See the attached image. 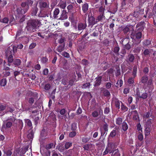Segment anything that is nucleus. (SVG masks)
Wrapping results in <instances>:
<instances>
[{
  "instance_id": "f257e3e1",
  "label": "nucleus",
  "mask_w": 156,
  "mask_h": 156,
  "mask_svg": "<svg viewBox=\"0 0 156 156\" xmlns=\"http://www.w3.org/2000/svg\"><path fill=\"white\" fill-rule=\"evenodd\" d=\"M33 2L31 0H26L22 2L21 5V7H18L16 9V12L18 17H22L23 15L28 11L29 5L33 4Z\"/></svg>"
},
{
  "instance_id": "f03ea898",
  "label": "nucleus",
  "mask_w": 156,
  "mask_h": 156,
  "mask_svg": "<svg viewBox=\"0 0 156 156\" xmlns=\"http://www.w3.org/2000/svg\"><path fill=\"white\" fill-rule=\"evenodd\" d=\"M41 23L40 21L37 19L29 20L27 23L26 28L28 32H34L36 30Z\"/></svg>"
},
{
  "instance_id": "7ed1b4c3",
  "label": "nucleus",
  "mask_w": 156,
  "mask_h": 156,
  "mask_svg": "<svg viewBox=\"0 0 156 156\" xmlns=\"http://www.w3.org/2000/svg\"><path fill=\"white\" fill-rule=\"evenodd\" d=\"M29 103L32 105L34 102H36L38 100V93L35 92L29 91L27 93Z\"/></svg>"
},
{
  "instance_id": "20e7f679",
  "label": "nucleus",
  "mask_w": 156,
  "mask_h": 156,
  "mask_svg": "<svg viewBox=\"0 0 156 156\" xmlns=\"http://www.w3.org/2000/svg\"><path fill=\"white\" fill-rule=\"evenodd\" d=\"M117 145L113 143H109L108 144L105 151L103 153V155H105L109 153L111 154L113 151L117 149Z\"/></svg>"
},
{
  "instance_id": "39448f33",
  "label": "nucleus",
  "mask_w": 156,
  "mask_h": 156,
  "mask_svg": "<svg viewBox=\"0 0 156 156\" xmlns=\"http://www.w3.org/2000/svg\"><path fill=\"white\" fill-rule=\"evenodd\" d=\"M142 36V34L140 32H138L134 34H131V37L132 38L135 40V44H138L140 43L141 40V38Z\"/></svg>"
},
{
  "instance_id": "423d86ee",
  "label": "nucleus",
  "mask_w": 156,
  "mask_h": 156,
  "mask_svg": "<svg viewBox=\"0 0 156 156\" xmlns=\"http://www.w3.org/2000/svg\"><path fill=\"white\" fill-rule=\"evenodd\" d=\"M9 50V51H6V56L8 57V63H12L14 60L13 58V56H12L13 52L12 51L11 49L10 50V48L9 47L7 48V50Z\"/></svg>"
},
{
  "instance_id": "0eeeda50",
  "label": "nucleus",
  "mask_w": 156,
  "mask_h": 156,
  "mask_svg": "<svg viewBox=\"0 0 156 156\" xmlns=\"http://www.w3.org/2000/svg\"><path fill=\"white\" fill-rule=\"evenodd\" d=\"M116 124L118 125H122V127H128V125L126 121L122 122V119L121 117H118L116 119Z\"/></svg>"
},
{
  "instance_id": "6e6552de",
  "label": "nucleus",
  "mask_w": 156,
  "mask_h": 156,
  "mask_svg": "<svg viewBox=\"0 0 156 156\" xmlns=\"http://www.w3.org/2000/svg\"><path fill=\"white\" fill-rule=\"evenodd\" d=\"M35 130V128L33 129V127L30 128L29 130L27 137L29 140H32L34 137V133Z\"/></svg>"
},
{
  "instance_id": "1a4fd4ad",
  "label": "nucleus",
  "mask_w": 156,
  "mask_h": 156,
  "mask_svg": "<svg viewBox=\"0 0 156 156\" xmlns=\"http://www.w3.org/2000/svg\"><path fill=\"white\" fill-rule=\"evenodd\" d=\"M88 21L89 25L93 26L98 22L97 20H95L94 17L93 16H88Z\"/></svg>"
},
{
  "instance_id": "9d476101",
  "label": "nucleus",
  "mask_w": 156,
  "mask_h": 156,
  "mask_svg": "<svg viewBox=\"0 0 156 156\" xmlns=\"http://www.w3.org/2000/svg\"><path fill=\"white\" fill-rule=\"evenodd\" d=\"M87 27L86 22L84 23H79L77 24V28L79 31L85 29Z\"/></svg>"
},
{
  "instance_id": "9b49d317",
  "label": "nucleus",
  "mask_w": 156,
  "mask_h": 156,
  "mask_svg": "<svg viewBox=\"0 0 156 156\" xmlns=\"http://www.w3.org/2000/svg\"><path fill=\"white\" fill-rule=\"evenodd\" d=\"M102 79V76H98L95 78L96 80L94 84V87H98L101 85V83Z\"/></svg>"
},
{
  "instance_id": "f8f14e48",
  "label": "nucleus",
  "mask_w": 156,
  "mask_h": 156,
  "mask_svg": "<svg viewBox=\"0 0 156 156\" xmlns=\"http://www.w3.org/2000/svg\"><path fill=\"white\" fill-rule=\"evenodd\" d=\"M101 91H103V94L104 96L107 98L110 97L111 94L109 90L105 88H101Z\"/></svg>"
},
{
  "instance_id": "ddd939ff",
  "label": "nucleus",
  "mask_w": 156,
  "mask_h": 156,
  "mask_svg": "<svg viewBox=\"0 0 156 156\" xmlns=\"http://www.w3.org/2000/svg\"><path fill=\"white\" fill-rule=\"evenodd\" d=\"M39 6L41 9L43 8H49V5L47 3L45 2L42 1L40 2L39 3Z\"/></svg>"
},
{
  "instance_id": "4468645a",
  "label": "nucleus",
  "mask_w": 156,
  "mask_h": 156,
  "mask_svg": "<svg viewBox=\"0 0 156 156\" xmlns=\"http://www.w3.org/2000/svg\"><path fill=\"white\" fill-rule=\"evenodd\" d=\"M132 114L133 115V119L135 120H139V116L138 113L137 111L135 110L132 111Z\"/></svg>"
},
{
  "instance_id": "2eb2a0df",
  "label": "nucleus",
  "mask_w": 156,
  "mask_h": 156,
  "mask_svg": "<svg viewBox=\"0 0 156 156\" xmlns=\"http://www.w3.org/2000/svg\"><path fill=\"white\" fill-rule=\"evenodd\" d=\"M68 13L65 10H63L61 15L60 19L62 20H66L67 18Z\"/></svg>"
},
{
  "instance_id": "dca6fc26",
  "label": "nucleus",
  "mask_w": 156,
  "mask_h": 156,
  "mask_svg": "<svg viewBox=\"0 0 156 156\" xmlns=\"http://www.w3.org/2000/svg\"><path fill=\"white\" fill-rule=\"evenodd\" d=\"M38 10V9L37 6H34L32 8L31 10V13L32 16H36Z\"/></svg>"
},
{
  "instance_id": "f3484780",
  "label": "nucleus",
  "mask_w": 156,
  "mask_h": 156,
  "mask_svg": "<svg viewBox=\"0 0 156 156\" xmlns=\"http://www.w3.org/2000/svg\"><path fill=\"white\" fill-rule=\"evenodd\" d=\"M51 119L50 121H51V122H52L53 123V127H56V119L55 115H54L53 116H49L48 118V119Z\"/></svg>"
},
{
  "instance_id": "a211bd4d",
  "label": "nucleus",
  "mask_w": 156,
  "mask_h": 156,
  "mask_svg": "<svg viewBox=\"0 0 156 156\" xmlns=\"http://www.w3.org/2000/svg\"><path fill=\"white\" fill-rule=\"evenodd\" d=\"M135 58V57L133 54H130L128 55L127 59L128 62H133Z\"/></svg>"
},
{
  "instance_id": "6ab92c4d",
  "label": "nucleus",
  "mask_w": 156,
  "mask_h": 156,
  "mask_svg": "<svg viewBox=\"0 0 156 156\" xmlns=\"http://www.w3.org/2000/svg\"><path fill=\"white\" fill-rule=\"evenodd\" d=\"M148 80V77L147 75H144L141 79V82L143 84L146 83Z\"/></svg>"
},
{
  "instance_id": "aec40b11",
  "label": "nucleus",
  "mask_w": 156,
  "mask_h": 156,
  "mask_svg": "<svg viewBox=\"0 0 156 156\" xmlns=\"http://www.w3.org/2000/svg\"><path fill=\"white\" fill-rule=\"evenodd\" d=\"M144 117L146 118H149L150 116L153 119L154 116L153 115L151 114V111L145 113L144 115Z\"/></svg>"
},
{
  "instance_id": "412c9836",
  "label": "nucleus",
  "mask_w": 156,
  "mask_h": 156,
  "mask_svg": "<svg viewBox=\"0 0 156 156\" xmlns=\"http://www.w3.org/2000/svg\"><path fill=\"white\" fill-rule=\"evenodd\" d=\"M82 10L83 13H86L88 9V5L87 3H85L82 5Z\"/></svg>"
},
{
  "instance_id": "4be33fe9",
  "label": "nucleus",
  "mask_w": 156,
  "mask_h": 156,
  "mask_svg": "<svg viewBox=\"0 0 156 156\" xmlns=\"http://www.w3.org/2000/svg\"><path fill=\"white\" fill-rule=\"evenodd\" d=\"M119 50L120 48L118 44H117V45L113 48L112 51L116 55H119Z\"/></svg>"
},
{
  "instance_id": "5701e85b",
  "label": "nucleus",
  "mask_w": 156,
  "mask_h": 156,
  "mask_svg": "<svg viewBox=\"0 0 156 156\" xmlns=\"http://www.w3.org/2000/svg\"><path fill=\"white\" fill-rule=\"evenodd\" d=\"M13 62V64L16 67L20 66L21 64V61L19 59H16Z\"/></svg>"
},
{
  "instance_id": "b1692460",
  "label": "nucleus",
  "mask_w": 156,
  "mask_h": 156,
  "mask_svg": "<svg viewBox=\"0 0 156 156\" xmlns=\"http://www.w3.org/2000/svg\"><path fill=\"white\" fill-rule=\"evenodd\" d=\"M58 5L61 8L64 9H65L66 6V2L64 1L60 2L58 4Z\"/></svg>"
},
{
  "instance_id": "393cba45",
  "label": "nucleus",
  "mask_w": 156,
  "mask_h": 156,
  "mask_svg": "<svg viewBox=\"0 0 156 156\" xmlns=\"http://www.w3.org/2000/svg\"><path fill=\"white\" fill-rule=\"evenodd\" d=\"M105 16H104V14H103V13H100V14L98 16L96 20L97 21H98V22L99 21H101L102 20H103V19H105Z\"/></svg>"
},
{
  "instance_id": "a878e982",
  "label": "nucleus",
  "mask_w": 156,
  "mask_h": 156,
  "mask_svg": "<svg viewBox=\"0 0 156 156\" xmlns=\"http://www.w3.org/2000/svg\"><path fill=\"white\" fill-rule=\"evenodd\" d=\"M137 13H138V12H134L133 13H131L129 16L126 17V19H127V20H129L130 19H131L130 16H133L136 18L137 16Z\"/></svg>"
},
{
  "instance_id": "bb28decb",
  "label": "nucleus",
  "mask_w": 156,
  "mask_h": 156,
  "mask_svg": "<svg viewBox=\"0 0 156 156\" xmlns=\"http://www.w3.org/2000/svg\"><path fill=\"white\" fill-rule=\"evenodd\" d=\"M135 78L133 77H130L129 78L128 80V83L129 84V85L130 86H133V85L134 83V78Z\"/></svg>"
},
{
  "instance_id": "cd10ccee",
  "label": "nucleus",
  "mask_w": 156,
  "mask_h": 156,
  "mask_svg": "<svg viewBox=\"0 0 156 156\" xmlns=\"http://www.w3.org/2000/svg\"><path fill=\"white\" fill-rule=\"evenodd\" d=\"M76 76H74L69 81V84L68 86L69 85L70 86H73L74 83V81H75L76 79Z\"/></svg>"
},
{
  "instance_id": "c85d7f7f",
  "label": "nucleus",
  "mask_w": 156,
  "mask_h": 156,
  "mask_svg": "<svg viewBox=\"0 0 156 156\" xmlns=\"http://www.w3.org/2000/svg\"><path fill=\"white\" fill-rule=\"evenodd\" d=\"M145 23L143 21H141L140 22L138 23L136 25V27L139 28H141L144 27L145 26Z\"/></svg>"
},
{
  "instance_id": "c756f323",
  "label": "nucleus",
  "mask_w": 156,
  "mask_h": 156,
  "mask_svg": "<svg viewBox=\"0 0 156 156\" xmlns=\"http://www.w3.org/2000/svg\"><path fill=\"white\" fill-rule=\"evenodd\" d=\"M102 121L103 122V127H108V125L107 124L108 122V120L107 118H106L105 117L103 118V117H102Z\"/></svg>"
},
{
  "instance_id": "7c9ffc66",
  "label": "nucleus",
  "mask_w": 156,
  "mask_h": 156,
  "mask_svg": "<svg viewBox=\"0 0 156 156\" xmlns=\"http://www.w3.org/2000/svg\"><path fill=\"white\" fill-rule=\"evenodd\" d=\"M137 71V66L135 65L133 66V71L132 72V75L133 78H135L136 76V73Z\"/></svg>"
},
{
  "instance_id": "2f4dec72",
  "label": "nucleus",
  "mask_w": 156,
  "mask_h": 156,
  "mask_svg": "<svg viewBox=\"0 0 156 156\" xmlns=\"http://www.w3.org/2000/svg\"><path fill=\"white\" fill-rule=\"evenodd\" d=\"M123 83V81L122 79L119 80L116 84L115 87L117 88L121 87L122 86Z\"/></svg>"
},
{
  "instance_id": "473e14b6",
  "label": "nucleus",
  "mask_w": 156,
  "mask_h": 156,
  "mask_svg": "<svg viewBox=\"0 0 156 156\" xmlns=\"http://www.w3.org/2000/svg\"><path fill=\"white\" fill-rule=\"evenodd\" d=\"M111 154H111L112 156H120V154L117 148L113 151Z\"/></svg>"
},
{
  "instance_id": "72a5a7b5",
  "label": "nucleus",
  "mask_w": 156,
  "mask_h": 156,
  "mask_svg": "<svg viewBox=\"0 0 156 156\" xmlns=\"http://www.w3.org/2000/svg\"><path fill=\"white\" fill-rule=\"evenodd\" d=\"M129 37L122 39V42L123 45V42H126V44L131 45V42L129 41Z\"/></svg>"
},
{
  "instance_id": "f704fd0d",
  "label": "nucleus",
  "mask_w": 156,
  "mask_h": 156,
  "mask_svg": "<svg viewBox=\"0 0 156 156\" xmlns=\"http://www.w3.org/2000/svg\"><path fill=\"white\" fill-rule=\"evenodd\" d=\"M130 26L127 25L123 29V31L124 33L126 34L130 31Z\"/></svg>"
},
{
  "instance_id": "c9c22d12",
  "label": "nucleus",
  "mask_w": 156,
  "mask_h": 156,
  "mask_svg": "<svg viewBox=\"0 0 156 156\" xmlns=\"http://www.w3.org/2000/svg\"><path fill=\"white\" fill-rule=\"evenodd\" d=\"M121 110L122 112H124L128 110V108L121 102Z\"/></svg>"
},
{
  "instance_id": "e433bc0d",
  "label": "nucleus",
  "mask_w": 156,
  "mask_h": 156,
  "mask_svg": "<svg viewBox=\"0 0 156 156\" xmlns=\"http://www.w3.org/2000/svg\"><path fill=\"white\" fill-rule=\"evenodd\" d=\"M25 125L27 126L28 127H32V124L30 120L27 119L25 120Z\"/></svg>"
},
{
  "instance_id": "4c0bfd02",
  "label": "nucleus",
  "mask_w": 156,
  "mask_h": 156,
  "mask_svg": "<svg viewBox=\"0 0 156 156\" xmlns=\"http://www.w3.org/2000/svg\"><path fill=\"white\" fill-rule=\"evenodd\" d=\"M153 122V120L152 119H148L146 123V125L147 127H151L152 123Z\"/></svg>"
},
{
  "instance_id": "58836bf2",
  "label": "nucleus",
  "mask_w": 156,
  "mask_h": 156,
  "mask_svg": "<svg viewBox=\"0 0 156 156\" xmlns=\"http://www.w3.org/2000/svg\"><path fill=\"white\" fill-rule=\"evenodd\" d=\"M7 80L6 79H3L0 81V85L4 87L6 84Z\"/></svg>"
},
{
  "instance_id": "ea45409f",
  "label": "nucleus",
  "mask_w": 156,
  "mask_h": 156,
  "mask_svg": "<svg viewBox=\"0 0 156 156\" xmlns=\"http://www.w3.org/2000/svg\"><path fill=\"white\" fill-rule=\"evenodd\" d=\"M91 85V84L89 82H87L85 83H84L83 85V88H90V86Z\"/></svg>"
},
{
  "instance_id": "a19ab883",
  "label": "nucleus",
  "mask_w": 156,
  "mask_h": 156,
  "mask_svg": "<svg viewBox=\"0 0 156 156\" xmlns=\"http://www.w3.org/2000/svg\"><path fill=\"white\" fill-rule=\"evenodd\" d=\"M51 88V86L50 84L48 83L46 84L44 87V89L45 90V91L47 92Z\"/></svg>"
},
{
  "instance_id": "79ce46f5",
  "label": "nucleus",
  "mask_w": 156,
  "mask_h": 156,
  "mask_svg": "<svg viewBox=\"0 0 156 156\" xmlns=\"http://www.w3.org/2000/svg\"><path fill=\"white\" fill-rule=\"evenodd\" d=\"M148 96L147 93L146 92L143 93L141 96H139V97L140 98H142L143 99H146Z\"/></svg>"
},
{
  "instance_id": "37998d69",
  "label": "nucleus",
  "mask_w": 156,
  "mask_h": 156,
  "mask_svg": "<svg viewBox=\"0 0 156 156\" xmlns=\"http://www.w3.org/2000/svg\"><path fill=\"white\" fill-rule=\"evenodd\" d=\"M81 63L83 65L85 66H88L89 63V61L85 59H84L82 60Z\"/></svg>"
},
{
  "instance_id": "c03bdc74",
  "label": "nucleus",
  "mask_w": 156,
  "mask_h": 156,
  "mask_svg": "<svg viewBox=\"0 0 156 156\" xmlns=\"http://www.w3.org/2000/svg\"><path fill=\"white\" fill-rule=\"evenodd\" d=\"M41 61L42 63L45 64L48 61V58L46 57H43L41 58Z\"/></svg>"
},
{
  "instance_id": "a18cd8bd",
  "label": "nucleus",
  "mask_w": 156,
  "mask_h": 156,
  "mask_svg": "<svg viewBox=\"0 0 156 156\" xmlns=\"http://www.w3.org/2000/svg\"><path fill=\"white\" fill-rule=\"evenodd\" d=\"M151 44V41L148 40H144L143 43V45L144 46H147Z\"/></svg>"
},
{
  "instance_id": "49530a36",
  "label": "nucleus",
  "mask_w": 156,
  "mask_h": 156,
  "mask_svg": "<svg viewBox=\"0 0 156 156\" xmlns=\"http://www.w3.org/2000/svg\"><path fill=\"white\" fill-rule=\"evenodd\" d=\"M147 66L145 67L143 70V71L144 73L145 74H148L149 72V66L147 65Z\"/></svg>"
},
{
  "instance_id": "de8ad7c7",
  "label": "nucleus",
  "mask_w": 156,
  "mask_h": 156,
  "mask_svg": "<svg viewBox=\"0 0 156 156\" xmlns=\"http://www.w3.org/2000/svg\"><path fill=\"white\" fill-rule=\"evenodd\" d=\"M64 45L63 46L60 45L58 47L57 50L58 52H61L64 50Z\"/></svg>"
},
{
  "instance_id": "09e8293b",
  "label": "nucleus",
  "mask_w": 156,
  "mask_h": 156,
  "mask_svg": "<svg viewBox=\"0 0 156 156\" xmlns=\"http://www.w3.org/2000/svg\"><path fill=\"white\" fill-rule=\"evenodd\" d=\"M92 115L93 117H97L99 115V113L97 111H95L92 112Z\"/></svg>"
},
{
  "instance_id": "8fccbe9b",
  "label": "nucleus",
  "mask_w": 156,
  "mask_h": 156,
  "mask_svg": "<svg viewBox=\"0 0 156 156\" xmlns=\"http://www.w3.org/2000/svg\"><path fill=\"white\" fill-rule=\"evenodd\" d=\"M99 35V33L97 30L94 31L92 34H90V36L94 37H98Z\"/></svg>"
},
{
  "instance_id": "3c124183",
  "label": "nucleus",
  "mask_w": 156,
  "mask_h": 156,
  "mask_svg": "<svg viewBox=\"0 0 156 156\" xmlns=\"http://www.w3.org/2000/svg\"><path fill=\"white\" fill-rule=\"evenodd\" d=\"M72 145V143L71 142H66V143L65 147L66 149H68Z\"/></svg>"
},
{
  "instance_id": "603ef678",
  "label": "nucleus",
  "mask_w": 156,
  "mask_h": 156,
  "mask_svg": "<svg viewBox=\"0 0 156 156\" xmlns=\"http://www.w3.org/2000/svg\"><path fill=\"white\" fill-rule=\"evenodd\" d=\"M150 127H146L145 129V132L146 136L148 135L150 133Z\"/></svg>"
},
{
  "instance_id": "864d4df0",
  "label": "nucleus",
  "mask_w": 156,
  "mask_h": 156,
  "mask_svg": "<svg viewBox=\"0 0 156 156\" xmlns=\"http://www.w3.org/2000/svg\"><path fill=\"white\" fill-rule=\"evenodd\" d=\"M123 43L125 44L124 45V48L126 50H129L131 48V46L129 44H126L125 42H123Z\"/></svg>"
},
{
  "instance_id": "5fc2aeb1",
  "label": "nucleus",
  "mask_w": 156,
  "mask_h": 156,
  "mask_svg": "<svg viewBox=\"0 0 156 156\" xmlns=\"http://www.w3.org/2000/svg\"><path fill=\"white\" fill-rule=\"evenodd\" d=\"M62 55L64 57L66 58H69L70 57V55L69 53L66 52H63L62 54Z\"/></svg>"
},
{
  "instance_id": "6e6d98bb",
  "label": "nucleus",
  "mask_w": 156,
  "mask_h": 156,
  "mask_svg": "<svg viewBox=\"0 0 156 156\" xmlns=\"http://www.w3.org/2000/svg\"><path fill=\"white\" fill-rule=\"evenodd\" d=\"M62 83L65 85H66L68 83L67 79L66 78H63L62 80Z\"/></svg>"
},
{
  "instance_id": "4d7b16f0",
  "label": "nucleus",
  "mask_w": 156,
  "mask_h": 156,
  "mask_svg": "<svg viewBox=\"0 0 156 156\" xmlns=\"http://www.w3.org/2000/svg\"><path fill=\"white\" fill-rule=\"evenodd\" d=\"M90 140V138L88 137H83L82 139V141L84 143H86Z\"/></svg>"
},
{
  "instance_id": "13d9d810",
  "label": "nucleus",
  "mask_w": 156,
  "mask_h": 156,
  "mask_svg": "<svg viewBox=\"0 0 156 156\" xmlns=\"http://www.w3.org/2000/svg\"><path fill=\"white\" fill-rule=\"evenodd\" d=\"M59 10L58 8H56L54 12V15L57 16L59 13Z\"/></svg>"
},
{
  "instance_id": "bf43d9fd",
  "label": "nucleus",
  "mask_w": 156,
  "mask_h": 156,
  "mask_svg": "<svg viewBox=\"0 0 156 156\" xmlns=\"http://www.w3.org/2000/svg\"><path fill=\"white\" fill-rule=\"evenodd\" d=\"M143 53L144 55L146 56L150 55V51L148 49L144 50Z\"/></svg>"
},
{
  "instance_id": "052dcab7",
  "label": "nucleus",
  "mask_w": 156,
  "mask_h": 156,
  "mask_svg": "<svg viewBox=\"0 0 156 156\" xmlns=\"http://www.w3.org/2000/svg\"><path fill=\"white\" fill-rule=\"evenodd\" d=\"M76 134V132L75 131L71 132L69 134V136L70 137H73L75 136Z\"/></svg>"
},
{
  "instance_id": "680f3d73",
  "label": "nucleus",
  "mask_w": 156,
  "mask_h": 156,
  "mask_svg": "<svg viewBox=\"0 0 156 156\" xmlns=\"http://www.w3.org/2000/svg\"><path fill=\"white\" fill-rule=\"evenodd\" d=\"M104 10L105 9L102 6H101L99 8L98 11L101 13H103V14H104Z\"/></svg>"
},
{
  "instance_id": "e2e57ef3",
  "label": "nucleus",
  "mask_w": 156,
  "mask_h": 156,
  "mask_svg": "<svg viewBox=\"0 0 156 156\" xmlns=\"http://www.w3.org/2000/svg\"><path fill=\"white\" fill-rule=\"evenodd\" d=\"M4 153L7 156H10L12 154V152L10 150H9L6 151H4Z\"/></svg>"
},
{
  "instance_id": "0e129e2a",
  "label": "nucleus",
  "mask_w": 156,
  "mask_h": 156,
  "mask_svg": "<svg viewBox=\"0 0 156 156\" xmlns=\"http://www.w3.org/2000/svg\"><path fill=\"white\" fill-rule=\"evenodd\" d=\"M110 109L109 107H106L105 108L104 113L105 114H108L110 112Z\"/></svg>"
},
{
  "instance_id": "69168bd1",
  "label": "nucleus",
  "mask_w": 156,
  "mask_h": 156,
  "mask_svg": "<svg viewBox=\"0 0 156 156\" xmlns=\"http://www.w3.org/2000/svg\"><path fill=\"white\" fill-rule=\"evenodd\" d=\"M55 146L54 145L53 143H50L46 146V148L47 149H50L51 148L54 147Z\"/></svg>"
},
{
  "instance_id": "338daca9",
  "label": "nucleus",
  "mask_w": 156,
  "mask_h": 156,
  "mask_svg": "<svg viewBox=\"0 0 156 156\" xmlns=\"http://www.w3.org/2000/svg\"><path fill=\"white\" fill-rule=\"evenodd\" d=\"M115 105L116 108L119 109L120 108V104L119 101H115Z\"/></svg>"
},
{
  "instance_id": "774afa93",
  "label": "nucleus",
  "mask_w": 156,
  "mask_h": 156,
  "mask_svg": "<svg viewBox=\"0 0 156 156\" xmlns=\"http://www.w3.org/2000/svg\"><path fill=\"white\" fill-rule=\"evenodd\" d=\"M36 46V43H32L29 46V48L30 49H33Z\"/></svg>"
}]
</instances>
